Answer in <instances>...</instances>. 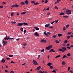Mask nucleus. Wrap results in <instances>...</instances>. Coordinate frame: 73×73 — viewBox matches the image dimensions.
Wrapping results in <instances>:
<instances>
[{
	"instance_id": "393cba45",
	"label": "nucleus",
	"mask_w": 73,
	"mask_h": 73,
	"mask_svg": "<svg viewBox=\"0 0 73 73\" xmlns=\"http://www.w3.org/2000/svg\"><path fill=\"white\" fill-rule=\"evenodd\" d=\"M20 29H21V31H22V32H23V31H24V29H23V28L22 27H21Z\"/></svg>"
},
{
	"instance_id": "052dcab7",
	"label": "nucleus",
	"mask_w": 73,
	"mask_h": 73,
	"mask_svg": "<svg viewBox=\"0 0 73 73\" xmlns=\"http://www.w3.org/2000/svg\"><path fill=\"white\" fill-rule=\"evenodd\" d=\"M20 38H18V39H16V40L17 41H19V40H20Z\"/></svg>"
},
{
	"instance_id": "6e6d98bb",
	"label": "nucleus",
	"mask_w": 73,
	"mask_h": 73,
	"mask_svg": "<svg viewBox=\"0 0 73 73\" xmlns=\"http://www.w3.org/2000/svg\"><path fill=\"white\" fill-rule=\"evenodd\" d=\"M5 4V2H3L2 3V4H3V5H4V4Z\"/></svg>"
},
{
	"instance_id": "a878e982",
	"label": "nucleus",
	"mask_w": 73,
	"mask_h": 73,
	"mask_svg": "<svg viewBox=\"0 0 73 73\" xmlns=\"http://www.w3.org/2000/svg\"><path fill=\"white\" fill-rule=\"evenodd\" d=\"M11 16H13L14 15V13H13V12L11 13Z\"/></svg>"
},
{
	"instance_id": "c03bdc74",
	"label": "nucleus",
	"mask_w": 73,
	"mask_h": 73,
	"mask_svg": "<svg viewBox=\"0 0 73 73\" xmlns=\"http://www.w3.org/2000/svg\"><path fill=\"white\" fill-rule=\"evenodd\" d=\"M55 8L56 9H58V7H57V6H55Z\"/></svg>"
},
{
	"instance_id": "5701e85b",
	"label": "nucleus",
	"mask_w": 73,
	"mask_h": 73,
	"mask_svg": "<svg viewBox=\"0 0 73 73\" xmlns=\"http://www.w3.org/2000/svg\"><path fill=\"white\" fill-rule=\"evenodd\" d=\"M58 36L59 37H60V36H62V34H58Z\"/></svg>"
},
{
	"instance_id": "7c9ffc66",
	"label": "nucleus",
	"mask_w": 73,
	"mask_h": 73,
	"mask_svg": "<svg viewBox=\"0 0 73 73\" xmlns=\"http://www.w3.org/2000/svg\"><path fill=\"white\" fill-rule=\"evenodd\" d=\"M67 55L68 56H70V53H68L67 54Z\"/></svg>"
},
{
	"instance_id": "0e129e2a",
	"label": "nucleus",
	"mask_w": 73,
	"mask_h": 73,
	"mask_svg": "<svg viewBox=\"0 0 73 73\" xmlns=\"http://www.w3.org/2000/svg\"><path fill=\"white\" fill-rule=\"evenodd\" d=\"M5 71L6 73H7V72H8V70H5Z\"/></svg>"
},
{
	"instance_id": "cd10ccee",
	"label": "nucleus",
	"mask_w": 73,
	"mask_h": 73,
	"mask_svg": "<svg viewBox=\"0 0 73 73\" xmlns=\"http://www.w3.org/2000/svg\"><path fill=\"white\" fill-rule=\"evenodd\" d=\"M63 17L64 18H68V16L67 15L64 16Z\"/></svg>"
},
{
	"instance_id": "bf43d9fd",
	"label": "nucleus",
	"mask_w": 73,
	"mask_h": 73,
	"mask_svg": "<svg viewBox=\"0 0 73 73\" xmlns=\"http://www.w3.org/2000/svg\"><path fill=\"white\" fill-rule=\"evenodd\" d=\"M50 15V13L48 12L47 13V15Z\"/></svg>"
},
{
	"instance_id": "dca6fc26",
	"label": "nucleus",
	"mask_w": 73,
	"mask_h": 73,
	"mask_svg": "<svg viewBox=\"0 0 73 73\" xmlns=\"http://www.w3.org/2000/svg\"><path fill=\"white\" fill-rule=\"evenodd\" d=\"M20 4H21V5H25V3L24 2H21L20 3Z\"/></svg>"
},
{
	"instance_id": "680f3d73",
	"label": "nucleus",
	"mask_w": 73,
	"mask_h": 73,
	"mask_svg": "<svg viewBox=\"0 0 73 73\" xmlns=\"http://www.w3.org/2000/svg\"><path fill=\"white\" fill-rule=\"evenodd\" d=\"M44 1H44V0H42V3H43Z\"/></svg>"
},
{
	"instance_id": "20e7f679",
	"label": "nucleus",
	"mask_w": 73,
	"mask_h": 73,
	"mask_svg": "<svg viewBox=\"0 0 73 73\" xmlns=\"http://www.w3.org/2000/svg\"><path fill=\"white\" fill-rule=\"evenodd\" d=\"M19 7V5L17 4L14 5L12 6L11 7L12 8H13V7Z\"/></svg>"
},
{
	"instance_id": "b1692460",
	"label": "nucleus",
	"mask_w": 73,
	"mask_h": 73,
	"mask_svg": "<svg viewBox=\"0 0 73 73\" xmlns=\"http://www.w3.org/2000/svg\"><path fill=\"white\" fill-rule=\"evenodd\" d=\"M65 57H66V58H68V57L66 56V55H64L63 56L62 58H65Z\"/></svg>"
},
{
	"instance_id": "5fc2aeb1",
	"label": "nucleus",
	"mask_w": 73,
	"mask_h": 73,
	"mask_svg": "<svg viewBox=\"0 0 73 73\" xmlns=\"http://www.w3.org/2000/svg\"><path fill=\"white\" fill-rule=\"evenodd\" d=\"M0 8H3V6H0Z\"/></svg>"
},
{
	"instance_id": "1a4fd4ad",
	"label": "nucleus",
	"mask_w": 73,
	"mask_h": 73,
	"mask_svg": "<svg viewBox=\"0 0 73 73\" xmlns=\"http://www.w3.org/2000/svg\"><path fill=\"white\" fill-rule=\"evenodd\" d=\"M34 35L35 36H39V34L38 33L36 32L34 33Z\"/></svg>"
},
{
	"instance_id": "79ce46f5",
	"label": "nucleus",
	"mask_w": 73,
	"mask_h": 73,
	"mask_svg": "<svg viewBox=\"0 0 73 73\" xmlns=\"http://www.w3.org/2000/svg\"><path fill=\"white\" fill-rule=\"evenodd\" d=\"M27 32V30H24V34H25V33H26L25 32Z\"/></svg>"
},
{
	"instance_id": "f704fd0d",
	"label": "nucleus",
	"mask_w": 73,
	"mask_h": 73,
	"mask_svg": "<svg viewBox=\"0 0 73 73\" xmlns=\"http://www.w3.org/2000/svg\"><path fill=\"white\" fill-rule=\"evenodd\" d=\"M8 56H9V57H13V55H8Z\"/></svg>"
},
{
	"instance_id": "f8f14e48",
	"label": "nucleus",
	"mask_w": 73,
	"mask_h": 73,
	"mask_svg": "<svg viewBox=\"0 0 73 73\" xmlns=\"http://www.w3.org/2000/svg\"><path fill=\"white\" fill-rule=\"evenodd\" d=\"M25 3L26 4V5H28V4H29V2H28V1L27 0H26L25 1Z\"/></svg>"
},
{
	"instance_id": "a19ab883",
	"label": "nucleus",
	"mask_w": 73,
	"mask_h": 73,
	"mask_svg": "<svg viewBox=\"0 0 73 73\" xmlns=\"http://www.w3.org/2000/svg\"><path fill=\"white\" fill-rule=\"evenodd\" d=\"M44 49H43L42 50H41V52H44Z\"/></svg>"
},
{
	"instance_id": "4d7b16f0",
	"label": "nucleus",
	"mask_w": 73,
	"mask_h": 73,
	"mask_svg": "<svg viewBox=\"0 0 73 73\" xmlns=\"http://www.w3.org/2000/svg\"><path fill=\"white\" fill-rule=\"evenodd\" d=\"M10 62L11 63H12L13 64H14L15 63V62H13L12 61H11Z\"/></svg>"
},
{
	"instance_id": "338daca9",
	"label": "nucleus",
	"mask_w": 73,
	"mask_h": 73,
	"mask_svg": "<svg viewBox=\"0 0 73 73\" xmlns=\"http://www.w3.org/2000/svg\"><path fill=\"white\" fill-rule=\"evenodd\" d=\"M57 22H58V20H57L56 21V23H57Z\"/></svg>"
},
{
	"instance_id": "bb28decb",
	"label": "nucleus",
	"mask_w": 73,
	"mask_h": 73,
	"mask_svg": "<svg viewBox=\"0 0 73 73\" xmlns=\"http://www.w3.org/2000/svg\"><path fill=\"white\" fill-rule=\"evenodd\" d=\"M64 44H66L68 42V40H65V41H64Z\"/></svg>"
},
{
	"instance_id": "c9c22d12",
	"label": "nucleus",
	"mask_w": 73,
	"mask_h": 73,
	"mask_svg": "<svg viewBox=\"0 0 73 73\" xmlns=\"http://www.w3.org/2000/svg\"><path fill=\"white\" fill-rule=\"evenodd\" d=\"M50 68V69H53V67L52 66H50L49 67Z\"/></svg>"
},
{
	"instance_id": "4468645a",
	"label": "nucleus",
	"mask_w": 73,
	"mask_h": 73,
	"mask_svg": "<svg viewBox=\"0 0 73 73\" xmlns=\"http://www.w3.org/2000/svg\"><path fill=\"white\" fill-rule=\"evenodd\" d=\"M71 11H71V10H69V9H67L66 11V12H71Z\"/></svg>"
},
{
	"instance_id": "7ed1b4c3",
	"label": "nucleus",
	"mask_w": 73,
	"mask_h": 73,
	"mask_svg": "<svg viewBox=\"0 0 73 73\" xmlns=\"http://www.w3.org/2000/svg\"><path fill=\"white\" fill-rule=\"evenodd\" d=\"M52 48V46L51 45H50L46 47V50H50V48Z\"/></svg>"
},
{
	"instance_id": "e433bc0d",
	"label": "nucleus",
	"mask_w": 73,
	"mask_h": 73,
	"mask_svg": "<svg viewBox=\"0 0 73 73\" xmlns=\"http://www.w3.org/2000/svg\"><path fill=\"white\" fill-rule=\"evenodd\" d=\"M7 38H8V37L6 36V37H5L4 38V40H7Z\"/></svg>"
},
{
	"instance_id": "09e8293b",
	"label": "nucleus",
	"mask_w": 73,
	"mask_h": 73,
	"mask_svg": "<svg viewBox=\"0 0 73 73\" xmlns=\"http://www.w3.org/2000/svg\"><path fill=\"white\" fill-rule=\"evenodd\" d=\"M31 3H33H33H35V2L34 1H32L31 2Z\"/></svg>"
},
{
	"instance_id": "3c124183",
	"label": "nucleus",
	"mask_w": 73,
	"mask_h": 73,
	"mask_svg": "<svg viewBox=\"0 0 73 73\" xmlns=\"http://www.w3.org/2000/svg\"><path fill=\"white\" fill-rule=\"evenodd\" d=\"M6 59H7V60H10V58H6Z\"/></svg>"
},
{
	"instance_id": "423d86ee",
	"label": "nucleus",
	"mask_w": 73,
	"mask_h": 73,
	"mask_svg": "<svg viewBox=\"0 0 73 73\" xmlns=\"http://www.w3.org/2000/svg\"><path fill=\"white\" fill-rule=\"evenodd\" d=\"M41 42H46V41L44 39H41Z\"/></svg>"
},
{
	"instance_id": "ea45409f",
	"label": "nucleus",
	"mask_w": 73,
	"mask_h": 73,
	"mask_svg": "<svg viewBox=\"0 0 73 73\" xmlns=\"http://www.w3.org/2000/svg\"><path fill=\"white\" fill-rule=\"evenodd\" d=\"M69 27V25H67L66 26V28H68V27Z\"/></svg>"
},
{
	"instance_id": "9d476101",
	"label": "nucleus",
	"mask_w": 73,
	"mask_h": 73,
	"mask_svg": "<svg viewBox=\"0 0 73 73\" xmlns=\"http://www.w3.org/2000/svg\"><path fill=\"white\" fill-rule=\"evenodd\" d=\"M33 28H35V29H36V31H38V30H40V29H39V28H38L37 27H34Z\"/></svg>"
},
{
	"instance_id": "412c9836",
	"label": "nucleus",
	"mask_w": 73,
	"mask_h": 73,
	"mask_svg": "<svg viewBox=\"0 0 73 73\" xmlns=\"http://www.w3.org/2000/svg\"><path fill=\"white\" fill-rule=\"evenodd\" d=\"M1 61L3 63H4V62H5V60H4V58H2Z\"/></svg>"
},
{
	"instance_id": "9b49d317",
	"label": "nucleus",
	"mask_w": 73,
	"mask_h": 73,
	"mask_svg": "<svg viewBox=\"0 0 73 73\" xmlns=\"http://www.w3.org/2000/svg\"><path fill=\"white\" fill-rule=\"evenodd\" d=\"M52 64L51 63H49L47 64V65L49 66H51V65H52Z\"/></svg>"
},
{
	"instance_id": "6e6552de",
	"label": "nucleus",
	"mask_w": 73,
	"mask_h": 73,
	"mask_svg": "<svg viewBox=\"0 0 73 73\" xmlns=\"http://www.w3.org/2000/svg\"><path fill=\"white\" fill-rule=\"evenodd\" d=\"M41 68V66H39V67H37L35 70H38L39 69H40Z\"/></svg>"
},
{
	"instance_id": "6ab92c4d",
	"label": "nucleus",
	"mask_w": 73,
	"mask_h": 73,
	"mask_svg": "<svg viewBox=\"0 0 73 73\" xmlns=\"http://www.w3.org/2000/svg\"><path fill=\"white\" fill-rule=\"evenodd\" d=\"M62 64L63 65H65L66 64L65 62L64 61H63L62 62Z\"/></svg>"
},
{
	"instance_id": "a18cd8bd",
	"label": "nucleus",
	"mask_w": 73,
	"mask_h": 73,
	"mask_svg": "<svg viewBox=\"0 0 73 73\" xmlns=\"http://www.w3.org/2000/svg\"><path fill=\"white\" fill-rule=\"evenodd\" d=\"M56 72V71L55 70H53L52 71V73H54V72Z\"/></svg>"
},
{
	"instance_id": "2f4dec72",
	"label": "nucleus",
	"mask_w": 73,
	"mask_h": 73,
	"mask_svg": "<svg viewBox=\"0 0 73 73\" xmlns=\"http://www.w3.org/2000/svg\"><path fill=\"white\" fill-rule=\"evenodd\" d=\"M48 27L49 28H51V29H53V27L52 26H49Z\"/></svg>"
},
{
	"instance_id": "2eb2a0df",
	"label": "nucleus",
	"mask_w": 73,
	"mask_h": 73,
	"mask_svg": "<svg viewBox=\"0 0 73 73\" xmlns=\"http://www.w3.org/2000/svg\"><path fill=\"white\" fill-rule=\"evenodd\" d=\"M49 26H50V24H48L45 25V27H48Z\"/></svg>"
},
{
	"instance_id": "49530a36",
	"label": "nucleus",
	"mask_w": 73,
	"mask_h": 73,
	"mask_svg": "<svg viewBox=\"0 0 73 73\" xmlns=\"http://www.w3.org/2000/svg\"><path fill=\"white\" fill-rule=\"evenodd\" d=\"M70 36H67V39H69V38H70Z\"/></svg>"
},
{
	"instance_id": "864d4df0",
	"label": "nucleus",
	"mask_w": 73,
	"mask_h": 73,
	"mask_svg": "<svg viewBox=\"0 0 73 73\" xmlns=\"http://www.w3.org/2000/svg\"><path fill=\"white\" fill-rule=\"evenodd\" d=\"M63 31H65L66 30V29L65 27H63Z\"/></svg>"
},
{
	"instance_id": "4c0bfd02",
	"label": "nucleus",
	"mask_w": 73,
	"mask_h": 73,
	"mask_svg": "<svg viewBox=\"0 0 73 73\" xmlns=\"http://www.w3.org/2000/svg\"><path fill=\"white\" fill-rule=\"evenodd\" d=\"M61 1V0H57V2L58 3H59V2H60V1Z\"/></svg>"
},
{
	"instance_id": "ddd939ff",
	"label": "nucleus",
	"mask_w": 73,
	"mask_h": 73,
	"mask_svg": "<svg viewBox=\"0 0 73 73\" xmlns=\"http://www.w3.org/2000/svg\"><path fill=\"white\" fill-rule=\"evenodd\" d=\"M65 13L61 12L59 14V15H64Z\"/></svg>"
},
{
	"instance_id": "13d9d810",
	"label": "nucleus",
	"mask_w": 73,
	"mask_h": 73,
	"mask_svg": "<svg viewBox=\"0 0 73 73\" xmlns=\"http://www.w3.org/2000/svg\"><path fill=\"white\" fill-rule=\"evenodd\" d=\"M48 3V0H46L45 1V3Z\"/></svg>"
},
{
	"instance_id": "473e14b6",
	"label": "nucleus",
	"mask_w": 73,
	"mask_h": 73,
	"mask_svg": "<svg viewBox=\"0 0 73 73\" xmlns=\"http://www.w3.org/2000/svg\"><path fill=\"white\" fill-rule=\"evenodd\" d=\"M66 13L67 14V15H70V14H71V12Z\"/></svg>"
},
{
	"instance_id": "f3484780",
	"label": "nucleus",
	"mask_w": 73,
	"mask_h": 73,
	"mask_svg": "<svg viewBox=\"0 0 73 73\" xmlns=\"http://www.w3.org/2000/svg\"><path fill=\"white\" fill-rule=\"evenodd\" d=\"M27 13V12H23L22 13H21V15H25V13Z\"/></svg>"
},
{
	"instance_id": "37998d69",
	"label": "nucleus",
	"mask_w": 73,
	"mask_h": 73,
	"mask_svg": "<svg viewBox=\"0 0 73 73\" xmlns=\"http://www.w3.org/2000/svg\"><path fill=\"white\" fill-rule=\"evenodd\" d=\"M11 23L12 24H16V22H11Z\"/></svg>"
},
{
	"instance_id": "69168bd1",
	"label": "nucleus",
	"mask_w": 73,
	"mask_h": 73,
	"mask_svg": "<svg viewBox=\"0 0 73 73\" xmlns=\"http://www.w3.org/2000/svg\"><path fill=\"white\" fill-rule=\"evenodd\" d=\"M13 38H9V40H13Z\"/></svg>"
},
{
	"instance_id": "c756f323",
	"label": "nucleus",
	"mask_w": 73,
	"mask_h": 73,
	"mask_svg": "<svg viewBox=\"0 0 73 73\" xmlns=\"http://www.w3.org/2000/svg\"><path fill=\"white\" fill-rule=\"evenodd\" d=\"M61 57V56H60V55H57L55 57V58H57L58 57Z\"/></svg>"
},
{
	"instance_id": "774afa93",
	"label": "nucleus",
	"mask_w": 73,
	"mask_h": 73,
	"mask_svg": "<svg viewBox=\"0 0 73 73\" xmlns=\"http://www.w3.org/2000/svg\"><path fill=\"white\" fill-rule=\"evenodd\" d=\"M10 73H14V72L13 71H11V72H10Z\"/></svg>"
},
{
	"instance_id": "58836bf2",
	"label": "nucleus",
	"mask_w": 73,
	"mask_h": 73,
	"mask_svg": "<svg viewBox=\"0 0 73 73\" xmlns=\"http://www.w3.org/2000/svg\"><path fill=\"white\" fill-rule=\"evenodd\" d=\"M39 73H44V71L42 72L41 71H40L39 72Z\"/></svg>"
},
{
	"instance_id": "f257e3e1",
	"label": "nucleus",
	"mask_w": 73,
	"mask_h": 73,
	"mask_svg": "<svg viewBox=\"0 0 73 73\" xmlns=\"http://www.w3.org/2000/svg\"><path fill=\"white\" fill-rule=\"evenodd\" d=\"M66 50V47H62V48H60L59 49V51L64 52H65Z\"/></svg>"
},
{
	"instance_id": "c85d7f7f",
	"label": "nucleus",
	"mask_w": 73,
	"mask_h": 73,
	"mask_svg": "<svg viewBox=\"0 0 73 73\" xmlns=\"http://www.w3.org/2000/svg\"><path fill=\"white\" fill-rule=\"evenodd\" d=\"M55 42L56 43H59L60 42L58 40H55Z\"/></svg>"
},
{
	"instance_id": "603ef678",
	"label": "nucleus",
	"mask_w": 73,
	"mask_h": 73,
	"mask_svg": "<svg viewBox=\"0 0 73 73\" xmlns=\"http://www.w3.org/2000/svg\"><path fill=\"white\" fill-rule=\"evenodd\" d=\"M47 34H48V35H50V33L49 32H47Z\"/></svg>"
},
{
	"instance_id": "aec40b11",
	"label": "nucleus",
	"mask_w": 73,
	"mask_h": 73,
	"mask_svg": "<svg viewBox=\"0 0 73 73\" xmlns=\"http://www.w3.org/2000/svg\"><path fill=\"white\" fill-rule=\"evenodd\" d=\"M23 24H24V25H28V23H26L25 22L23 23Z\"/></svg>"
},
{
	"instance_id": "39448f33",
	"label": "nucleus",
	"mask_w": 73,
	"mask_h": 73,
	"mask_svg": "<svg viewBox=\"0 0 73 73\" xmlns=\"http://www.w3.org/2000/svg\"><path fill=\"white\" fill-rule=\"evenodd\" d=\"M2 43L3 45H5L7 43V42L3 40Z\"/></svg>"
},
{
	"instance_id": "0eeeda50",
	"label": "nucleus",
	"mask_w": 73,
	"mask_h": 73,
	"mask_svg": "<svg viewBox=\"0 0 73 73\" xmlns=\"http://www.w3.org/2000/svg\"><path fill=\"white\" fill-rule=\"evenodd\" d=\"M23 25V23H19L18 25H17V26H22Z\"/></svg>"
},
{
	"instance_id": "de8ad7c7",
	"label": "nucleus",
	"mask_w": 73,
	"mask_h": 73,
	"mask_svg": "<svg viewBox=\"0 0 73 73\" xmlns=\"http://www.w3.org/2000/svg\"><path fill=\"white\" fill-rule=\"evenodd\" d=\"M27 44H26V43H24L23 44V45H24V46H25Z\"/></svg>"
},
{
	"instance_id": "72a5a7b5",
	"label": "nucleus",
	"mask_w": 73,
	"mask_h": 73,
	"mask_svg": "<svg viewBox=\"0 0 73 73\" xmlns=\"http://www.w3.org/2000/svg\"><path fill=\"white\" fill-rule=\"evenodd\" d=\"M39 3H34V5H37Z\"/></svg>"
},
{
	"instance_id": "a211bd4d",
	"label": "nucleus",
	"mask_w": 73,
	"mask_h": 73,
	"mask_svg": "<svg viewBox=\"0 0 73 73\" xmlns=\"http://www.w3.org/2000/svg\"><path fill=\"white\" fill-rule=\"evenodd\" d=\"M44 35H45V36H48V35L46 33V31H44L43 33Z\"/></svg>"
},
{
	"instance_id": "f03ea898",
	"label": "nucleus",
	"mask_w": 73,
	"mask_h": 73,
	"mask_svg": "<svg viewBox=\"0 0 73 73\" xmlns=\"http://www.w3.org/2000/svg\"><path fill=\"white\" fill-rule=\"evenodd\" d=\"M33 63L34 65H38L37 62L35 60H33Z\"/></svg>"
},
{
	"instance_id": "4be33fe9",
	"label": "nucleus",
	"mask_w": 73,
	"mask_h": 73,
	"mask_svg": "<svg viewBox=\"0 0 73 73\" xmlns=\"http://www.w3.org/2000/svg\"><path fill=\"white\" fill-rule=\"evenodd\" d=\"M53 50H54L53 49H51L50 51L49 52H54L55 51H54Z\"/></svg>"
},
{
	"instance_id": "e2e57ef3",
	"label": "nucleus",
	"mask_w": 73,
	"mask_h": 73,
	"mask_svg": "<svg viewBox=\"0 0 73 73\" xmlns=\"http://www.w3.org/2000/svg\"><path fill=\"white\" fill-rule=\"evenodd\" d=\"M70 72H71V73H73V70H70Z\"/></svg>"
},
{
	"instance_id": "8fccbe9b",
	"label": "nucleus",
	"mask_w": 73,
	"mask_h": 73,
	"mask_svg": "<svg viewBox=\"0 0 73 73\" xmlns=\"http://www.w3.org/2000/svg\"><path fill=\"white\" fill-rule=\"evenodd\" d=\"M52 37L54 38H56V35H53Z\"/></svg>"
}]
</instances>
